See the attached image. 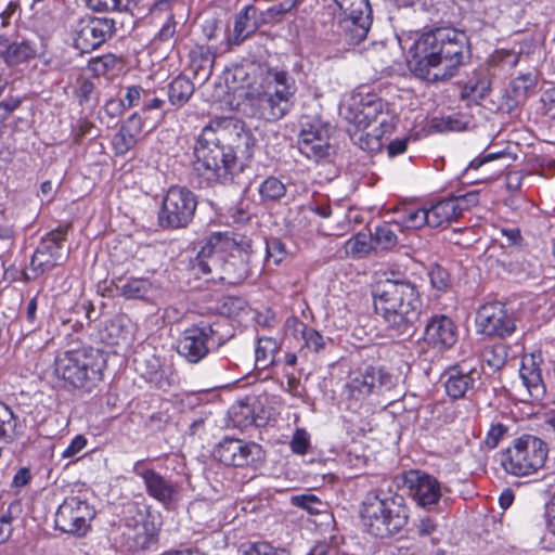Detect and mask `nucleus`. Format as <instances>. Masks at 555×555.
<instances>
[{
    "instance_id": "f257e3e1",
    "label": "nucleus",
    "mask_w": 555,
    "mask_h": 555,
    "mask_svg": "<svg viewBox=\"0 0 555 555\" xmlns=\"http://www.w3.org/2000/svg\"><path fill=\"white\" fill-rule=\"evenodd\" d=\"M466 47L465 33L454 28L423 33L409 47L408 67L416 77L429 82L449 79L463 63Z\"/></svg>"
},
{
    "instance_id": "f03ea898",
    "label": "nucleus",
    "mask_w": 555,
    "mask_h": 555,
    "mask_svg": "<svg viewBox=\"0 0 555 555\" xmlns=\"http://www.w3.org/2000/svg\"><path fill=\"white\" fill-rule=\"evenodd\" d=\"M374 308L387 328L398 337H412L423 314L416 286L408 280L386 279L373 288Z\"/></svg>"
},
{
    "instance_id": "7ed1b4c3",
    "label": "nucleus",
    "mask_w": 555,
    "mask_h": 555,
    "mask_svg": "<svg viewBox=\"0 0 555 555\" xmlns=\"http://www.w3.org/2000/svg\"><path fill=\"white\" fill-rule=\"evenodd\" d=\"M360 515L370 534L387 538L408 525L410 509L403 495L390 490L374 489L366 493Z\"/></svg>"
},
{
    "instance_id": "20e7f679",
    "label": "nucleus",
    "mask_w": 555,
    "mask_h": 555,
    "mask_svg": "<svg viewBox=\"0 0 555 555\" xmlns=\"http://www.w3.org/2000/svg\"><path fill=\"white\" fill-rule=\"evenodd\" d=\"M194 155V169L207 185L215 182L224 185L241 183L245 164L231 145L221 144L220 141H196Z\"/></svg>"
},
{
    "instance_id": "39448f33",
    "label": "nucleus",
    "mask_w": 555,
    "mask_h": 555,
    "mask_svg": "<svg viewBox=\"0 0 555 555\" xmlns=\"http://www.w3.org/2000/svg\"><path fill=\"white\" fill-rule=\"evenodd\" d=\"M261 88L262 91L250 99L255 116L263 120L256 124L259 127L284 117L293 106L296 91L294 80L279 70L268 72Z\"/></svg>"
},
{
    "instance_id": "423d86ee",
    "label": "nucleus",
    "mask_w": 555,
    "mask_h": 555,
    "mask_svg": "<svg viewBox=\"0 0 555 555\" xmlns=\"http://www.w3.org/2000/svg\"><path fill=\"white\" fill-rule=\"evenodd\" d=\"M340 113L346 120L358 128H367L376 124L372 133H366V139H382L390 134L395 127V117L389 113L388 105L373 93L354 92L343 101Z\"/></svg>"
},
{
    "instance_id": "0eeeda50",
    "label": "nucleus",
    "mask_w": 555,
    "mask_h": 555,
    "mask_svg": "<svg viewBox=\"0 0 555 555\" xmlns=\"http://www.w3.org/2000/svg\"><path fill=\"white\" fill-rule=\"evenodd\" d=\"M105 366V354L93 347L67 350L55 359V373L77 388L100 380Z\"/></svg>"
},
{
    "instance_id": "6e6552de",
    "label": "nucleus",
    "mask_w": 555,
    "mask_h": 555,
    "mask_svg": "<svg viewBox=\"0 0 555 555\" xmlns=\"http://www.w3.org/2000/svg\"><path fill=\"white\" fill-rule=\"evenodd\" d=\"M546 459V443L535 436L525 435L501 452L500 465L506 474L526 477L542 468Z\"/></svg>"
},
{
    "instance_id": "1a4fd4ad",
    "label": "nucleus",
    "mask_w": 555,
    "mask_h": 555,
    "mask_svg": "<svg viewBox=\"0 0 555 555\" xmlns=\"http://www.w3.org/2000/svg\"><path fill=\"white\" fill-rule=\"evenodd\" d=\"M229 327L227 319L218 320L214 323H204L193 325L184 330L177 340V352L190 363H198L209 352V343L217 347L223 346L233 337V333L224 328Z\"/></svg>"
},
{
    "instance_id": "9d476101",
    "label": "nucleus",
    "mask_w": 555,
    "mask_h": 555,
    "mask_svg": "<svg viewBox=\"0 0 555 555\" xmlns=\"http://www.w3.org/2000/svg\"><path fill=\"white\" fill-rule=\"evenodd\" d=\"M124 524L128 530L125 533L128 551L142 553L158 544L162 522L147 508H141L138 504L129 505Z\"/></svg>"
},
{
    "instance_id": "9b49d317",
    "label": "nucleus",
    "mask_w": 555,
    "mask_h": 555,
    "mask_svg": "<svg viewBox=\"0 0 555 555\" xmlns=\"http://www.w3.org/2000/svg\"><path fill=\"white\" fill-rule=\"evenodd\" d=\"M335 4L338 27L351 44L363 41L372 25L369 0H331Z\"/></svg>"
},
{
    "instance_id": "f8f14e48",
    "label": "nucleus",
    "mask_w": 555,
    "mask_h": 555,
    "mask_svg": "<svg viewBox=\"0 0 555 555\" xmlns=\"http://www.w3.org/2000/svg\"><path fill=\"white\" fill-rule=\"evenodd\" d=\"M396 385V378L383 366L365 365L359 367L346 384L349 399L364 401L370 396H383Z\"/></svg>"
},
{
    "instance_id": "ddd939ff",
    "label": "nucleus",
    "mask_w": 555,
    "mask_h": 555,
    "mask_svg": "<svg viewBox=\"0 0 555 555\" xmlns=\"http://www.w3.org/2000/svg\"><path fill=\"white\" fill-rule=\"evenodd\" d=\"M196 207L197 199L194 193L185 188H170L159 212L160 227L164 229L186 228L193 220Z\"/></svg>"
},
{
    "instance_id": "4468645a",
    "label": "nucleus",
    "mask_w": 555,
    "mask_h": 555,
    "mask_svg": "<svg viewBox=\"0 0 555 555\" xmlns=\"http://www.w3.org/2000/svg\"><path fill=\"white\" fill-rule=\"evenodd\" d=\"M212 454L219 462L234 467H257L266 457L260 444L228 437L215 447Z\"/></svg>"
},
{
    "instance_id": "2eb2a0df",
    "label": "nucleus",
    "mask_w": 555,
    "mask_h": 555,
    "mask_svg": "<svg viewBox=\"0 0 555 555\" xmlns=\"http://www.w3.org/2000/svg\"><path fill=\"white\" fill-rule=\"evenodd\" d=\"M95 511L86 500L70 496L63 501L55 513V527L62 532L77 537L85 535L89 522L94 518Z\"/></svg>"
},
{
    "instance_id": "dca6fc26",
    "label": "nucleus",
    "mask_w": 555,
    "mask_h": 555,
    "mask_svg": "<svg viewBox=\"0 0 555 555\" xmlns=\"http://www.w3.org/2000/svg\"><path fill=\"white\" fill-rule=\"evenodd\" d=\"M519 144L515 142L505 150L496 152L485 151L478 157L474 158L464 171V177L470 179L472 183L489 182L495 180L508 166L501 164L491 166L494 160H516L518 158Z\"/></svg>"
},
{
    "instance_id": "f3484780",
    "label": "nucleus",
    "mask_w": 555,
    "mask_h": 555,
    "mask_svg": "<svg viewBox=\"0 0 555 555\" xmlns=\"http://www.w3.org/2000/svg\"><path fill=\"white\" fill-rule=\"evenodd\" d=\"M478 331L489 337L504 338L516 330L515 319L502 302H488L481 306L476 315Z\"/></svg>"
},
{
    "instance_id": "a211bd4d",
    "label": "nucleus",
    "mask_w": 555,
    "mask_h": 555,
    "mask_svg": "<svg viewBox=\"0 0 555 555\" xmlns=\"http://www.w3.org/2000/svg\"><path fill=\"white\" fill-rule=\"evenodd\" d=\"M114 21L109 18L85 16L74 29L75 48L89 53L105 42L114 31Z\"/></svg>"
},
{
    "instance_id": "6ab92c4d",
    "label": "nucleus",
    "mask_w": 555,
    "mask_h": 555,
    "mask_svg": "<svg viewBox=\"0 0 555 555\" xmlns=\"http://www.w3.org/2000/svg\"><path fill=\"white\" fill-rule=\"evenodd\" d=\"M142 461L134 464L133 472L142 478L146 493L165 508H172L180 500V487L154 469H141Z\"/></svg>"
},
{
    "instance_id": "aec40b11",
    "label": "nucleus",
    "mask_w": 555,
    "mask_h": 555,
    "mask_svg": "<svg viewBox=\"0 0 555 555\" xmlns=\"http://www.w3.org/2000/svg\"><path fill=\"white\" fill-rule=\"evenodd\" d=\"M442 378L447 395L455 400L473 393L481 379V374L477 369L454 365L444 371Z\"/></svg>"
},
{
    "instance_id": "412c9836",
    "label": "nucleus",
    "mask_w": 555,
    "mask_h": 555,
    "mask_svg": "<svg viewBox=\"0 0 555 555\" xmlns=\"http://www.w3.org/2000/svg\"><path fill=\"white\" fill-rule=\"evenodd\" d=\"M408 483L411 498L423 508L430 509L442 496L440 482L428 474L411 472Z\"/></svg>"
},
{
    "instance_id": "4be33fe9",
    "label": "nucleus",
    "mask_w": 555,
    "mask_h": 555,
    "mask_svg": "<svg viewBox=\"0 0 555 555\" xmlns=\"http://www.w3.org/2000/svg\"><path fill=\"white\" fill-rule=\"evenodd\" d=\"M424 340L438 350L450 349L457 340L454 322L443 314L433 315L425 326Z\"/></svg>"
},
{
    "instance_id": "5701e85b",
    "label": "nucleus",
    "mask_w": 555,
    "mask_h": 555,
    "mask_svg": "<svg viewBox=\"0 0 555 555\" xmlns=\"http://www.w3.org/2000/svg\"><path fill=\"white\" fill-rule=\"evenodd\" d=\"M542 361L541 352L526 354L521 359L519 369L522 385L534 400L541 399L545 393L541 369Z\"/></svg>"
},
{
    "instance_id": "b1692460",
    "label": "nucleus",
    "mask_w": 555,
    "mask_h": 555,
    "mask_svg": "<svg viewBox=\"0 0 555 555\" xmlns=\"http://www.w3.org/2000/svg\"><path fill=\"white\" fill-rule=\"evenodd\" d=\"M537 77L530 73L514 78L506 91V102L504 106L508 113H512L517 106L522 104L534 93Z\"/></svg>"
},
{
    "instance_id": "393cba45",
    "label": "nucleus",
    "mask_w": 555,
    "mask_h": 555,
    "mask_svg": "<svg viewBox=\"0 0 555 555\" xmlns=\"http://www.w3.org/2000/svg\"><path fill=\"white\" fill-rule=\"evenodd\" d=\"M36 49L27 41L9 43L0 37V57L8 65L21 64L36 55Z\"/></svg>"
},
{
    "instance_id": "a878e982",
    "label": "nucleus",
    "mask_w": 555,
    "mask_h": 555,
    "mask_svg": "<svg viewBox=\"0 0 555 555\" xmlns=\"http://www.w3.org/2000/svg\"><path fill=\"white\" fill-rule=\"evenodd\" d=\"M25 425L18 415L0 402V440L10 443L24 434Z\"/></svg>"
},
{
    "instance_id": "bb28decb",
    "label": "nucleus",
    "mask_w": 555,
    "mask_h": 555,
    "mask_svg": "<svg viewBox=\"0 0 555 555\" xmlns=\"http://www.w3.org/2000/svg\"><path fill=\"white\" fill-rule=\"evenodd\" d=\"M457 209L459 205L454 203L452 197L433 204L428 208L429 227L438 228L456 221L461 217Z\"/></svg>"
},
{
    "instance_id": "cd10ccee",
    "label": "nucleus",
    "mask_w": 555,
    "mask_h": 555,
    "mask_svg": "<svg viewBox=\"0 0 555 555\" xmlns=\"http://www.w3.org/2000/svg\"><path fill=\"white\" fill-rule=\"evenodd\" d=\"M281 346L273 337H260L257 340L255 350V363L259 370L268 369L269 366L279 364L278 353Z\"/></svg>"
},
{
    "instance_id": "c85d7f7f",
    "label": "nucleus",
    "mask_w": 555,
    "mask_h": 555,
    "mask_svg": "<svg viewBox=\"0 0 555 555\" xmlns=\"http://www.w3.org/2000/svg\"><path fill=\"white\" fill-rule=\"evenodd\" d=\"M299 135L304 139H328L334 128L318 116H302L299 121Z\"/></svg>"
},
{
    "instance_id": "c756f323",
    "label": "nucleus",
    "mask_w": 555,
    "mask_h": 555,
    "mask_svg": "<svg viewBox=\"0 0 555 555\" xmlns=\"http://www.w3.org/2000/svg\"><path fill=\"white\" fill-rule=\"evenodd\" d=\"M293 147L315 163L330 160L335 153V147L328 141H296V145Z\"/></svg>"
},
{
    "instance_id": "7c9ffc66",
    "label": "nucleus",
    "mask_w": 555,
    "mask_h": 555,
    "mask_svg": "<svg viewBox=\"0 0 555 555\" xmlns=\"http://www.w3.org/2000/svg\"><path fill=\"white\" fill-rule=\"evenodd\" d=\"M117 289L127 299H147L155 291L153 282L143 278H131L117 285Z\"/></svg>"
},
{
    "instance_id": "2f4dec72",
    "label": "nucleus",
    "mask_w": 555,
    "mask_h": 555,
    "mask_svg": "<svg viewBox=\"0 0 555 555\" xmlns=\"http://www.w3.org/2000/svg\"><path fill=\"white\" fill-rule=\"evenodd\" d=\"M49 246L54 249L56 248L55 245L50 242H41L35 251L30 263L35 271L43 273L61 264L63 261L64 257L62 254H49Z\"/></svg>"
},
{
    "instance_id": "473e14b6",
    "label": "nucleus",
    "mask_w": 555,
    "mask_h": 555,
    "mask_svg": "<svg viewBox=\"0 0 555 555\" xmlns=\"http://www.w3.org/2000/svg\"><path fill=\"white\" fill-rule=\"evenodd\" d=\"M424 225L429 227L428 209L408 208L397 219L395 227L397 230H416Z\"/></svg>"
},
{
    "instance_id": "72a5a7b5",
    "label": "nucleus",
    "mask_w": 555,
    "mask_h": 555,
    "mask_svg": "<svg viewBox=\"0 0 555 555\" xmlns=\"http://www.w3.org/2000/svg\"><path fill=\"white\" fill-rule=\"evenodd\" d=\"M193 92V82L184 76H178L169 85V101L172 105L181 106L190 100Z\"/></svg>"
},
{
    "instance_id": "f704fd0d",
    "label": "nucleus",
    "mask_w": 555,
    "mask_h": 555,
    "mask_svg": "<svg viewBox=\"0 0 555 555\" xmlns=\"http://www.w3.org/2000/svg\"><path fill=\"white\" fill-rule=\"evenodd\" d=\"M242 135H245L247 139H256L257 135L263 137L264 133L260 131L259 125H256L254 119H249L248 122H245L240 119L229 117L223 138H241Z\"/></svg>"
},
{
    "instance_id": "c9c22d12",
    "label": "nucleus",
    "mask_w": 555,
    "mask_h": 555,
    "mask_svg": "<svg viewBox=\"0 0 555 555\" xmlns=\"http://www.w3.org/2000/svg\"><path fill=\"white\" fill-rule=\"evenodd\" d=\"M490 79L487 76L470 78L462 91V98L468 102L478 103L485 99L490 91Z\"/></svg>"
},
{
    "instance_id": "e433bc0d",
    "label": "nucleus",
    "mask_w": 555,
    "mask_h": 555,
    "mask_svg": "<svg viewBox=\"0 0 555 555\" xmlns=\"http://www.w3.org/2000/svg\"><path fill=\"white\" fill-rule=\"evenodd\" d=\"M411 531L420 539L429 538L433 545L441 541L442 533L439 525L429 516H424L416 520Z\"/></svg>"
},
{
    "instance_id": "4c0bfd02",
    "label": "nucleus",
    "mask_w": 555,
    "mask_h": 555,
    "mask_svg": "<svg viewBox=\"0 0 555 555\" xmlns=\"http://www.w3.org/2000/svg\"><path fill=\"white\" fill-rule=\"evenodd\" d=\"M482 360L494 371L502 369L508 357V347L503 343L486 346L481 352Z\"/></svg>"
},
{
    "instance_id": "58836bf2",
    "label": "nucleus",
    "mask_w": 555,
    "mask_h": 555,
    "mask_svg": "<svg viewBox=\"0 0 555 555\" xmlns=\"http://www.w3.org/2000/svg\"><path fill=\"white\" fill-rule=\"evenodd\" d=\"M251 7H245L235 17L233 37L230 43L241 44L253 31L254 27L250 23L249 12Z\"/></svg>"
},
{
    "instance_id": "ea45409f",
    "label": "nucleus",
    "mask_w": 555,
    "mask_h": 555,
    "mask_svg": "<svg viewBox=\"0 0 555 555\" xmlns=\"http://www.w3.org/2000/svg\"><path fill=\"white\" fill-rule=\"evenodd\" d=\"M89 9L96 12H132L135 0H86Z\"/></svg>"
},
{
    "instance_id": "a19ab883",
    "label": "nucleus",
    "mask_w": 555,
    "mask_h": 555,
    "mask_svg": "<svg viewBox=\"0 0 555 555\" xmlns=\"http://www.w3.org/2000/svg\"><path fill=\"white\" fill-rule=\"evenodd\" d=\"M258 191L263 202H275L285 196L286 185L276 177H268Z\"/></svg>"
},
{
    "instance_id": "79ce46f5",
    "label": "nucleus",
    "mask_w": 555,
    "mask_h": 555,
    "mask_svg": "<svg viewBox=\"0 0 555 555\" xmlns=\"http://www.w3.org/2000/svg\"><path fill=\"white\" fill-rule=\"evenodd\" d=\"M430 285L440 294H446L452 288V276L449 271L440 264H434L428 271Z\"/></svg>"
},
{
    "instance_id": "37998d69",
    "label": "nucleus",
    "mask_w": 555,
    "mask_h": 555,
    "mask_svg": "<svg viewBox=\"0 0 555 555\" xmlns=\"http://www.w3.org/2000/svg\"><path fill=\"white\" fill-rule=\"evenodd\" d=\"M395 219L375 228L374 238L382 249H391L398 243Z\"/></svg>"
},
{
    "instance_id": "c03bdc74",
    "label": "nucleus",
    "mask_w": 555,
    "mask_h": 555,
    "mask_svg": "<svg viewBox=\"0 0 555 555\" xmlns=\"http://www.w3.org/2000/svg\"><path fill=\"white\" fill-rule=\"evenodd\" d=\"M235 426L246 427L255 423L254 410L248 403L237 402L229 411Z\"/></svg>"
},
{
    "instance_id": "a18cd8bd",
    "label": "nucleus",
    "mask_w": 555,
    "mask_h": 555,
    "mask_svg": "<svg viewBox=\"0 0 555 555\" xmlns=\"http://www.w3.org/2000/svg\"><path fill=\"white\" fill-rule=\"evenodd\" d=\"M266 264L269 266L273 263L274 266L280 264L283 259L286 257V248L285 245L279 238H270L266 242Z\"/></svg>"
},
{
    "instance_id": "49530a36",
    "label": "nucleus",
    "mask_w": 555,
    "mask_h": 555,
    "mask_svg": "<svg viewBox=\"0 0 555 555\" xmlns=\"http://www.w3.org/2000/svg\"><path fill=\"white\" fill-rule=\"evenodd\" d=\"M242 555H289L285 548L275 547L269 542H256L248 544Z\"/></svg>"
},
{
    "instance_id": "de8ad7c7",
    "label": "nucleus",
    "mask_w": 555,
    "mask_h": 555,
    "mask_svg": "<svg viewBox=\"0 0 555 555\" xmlns=\"http://www.w3.org/2000/svg\"><path fill=\"white\" fill-rule=\"evenodd\" d=\"M20 502H13L9 505L7 512L0 517V544L5 543L12 535L13 532V511H20Z\"/></svg>"
},
{
    "instance_id": "09e8293b",
    "label": "nucleus",
    "mask_w": 555,
    "mask_h": 555,
    "mask_svg": "<svg viewBox=\"0 0 555 555\" xmlns=\"http://www.w3.org/2000/svg\"><path fill=\"white\" fill-rule=\"evenodd\" d=\"M292 503L295 506L307 509L310 514L321 513V508L323 506L321 500L312 494L295 495L292 498Z\"/></svg>"
},
{
    "instance_id": "8fccbe9b",
    "label": "nucleus",
    "mask_w": 555,
    "mask_h": 555,
    "mask_svg": "<svg viewBox=\"0 0 555 555\" xmlns=\"http://www.w3.org/2000/svg\"><path fill=\"white\" fill-rule=\"evenodd\" d=\"M371 249L370 242L365 234H357L346 242V251L351 255H364Z\"/></svg>"
},
{
    "instance_id": "3c124183",
    "label": "nucleus",
    "mask_w": 555,
    "mask_h": 555,
    "mask_svg": "<svg viewBox=\"0 0 555 555\" xmlns=\"http://www.w3.org/2000/svg\"><path fill=\"white\" fill-rule=\"evenodd\" d=\"M302 338L306 346L318 352L325 347V338L314 328L305 327L302 331Z\"/></svg>"
},
{
    "instance_id": "603ef678",
    "label": "nucleus",
    "mask_w": 555,
    "mask_h": 555,
    "mask_svg": "<svg viewBox=\"0 0 555 555\" xmlns=\"http://www.w3.org/2000/svg\"><path fill=\"white\" fill-rule=\"evenodd\" d=\"M309 448V434L305 429H297L291 440V449L294 453L304 455Z\"/></svg>"
},
{
    "instance_id": "864d4df0",
    "label": "nucleus",
    "mask_w": 555,
    "mask_h": 555,
    "mask_svg": "<svg viewBox=\"0 0 555 555\" xmlns=\"http://www.w3.org/2000/svg\"><path fill=\"white\" fill-rule=\"evenodd\" d=\"M455 204L459 205V214L462 217L463 212L465 210L470 209L472 207H475L479 203V192L478 191H472L464 195L459 196H452Z\"/></svg>"
},
{
    "instance_id": "5fc2aeb1",
    "label": "nucleus",
    "mask_w": 555,
    "mask_h": 555,
    "mask_svg": "<svg viewBox=\"0 0 555 555\" xmlns=\"http://www.w3.org/2000/svg\"><path fill=\"white\" fill-rule=\"evenodd\" d=\"M507 430L508 427L501 423L493 424L485 439L486 446L490 449L496 448L500 440L506 435Z\"/></svg>"
},
{
    "instance_id": "6e6d98bb",
    "label": "nucleus",
    "mask_w": 555,
    "mask_h": 555,
    "mask_svg": "<svg viewBox=\"0 0 555 555\" xmlns=\"http://www.w3.org/2000/svg\"><path fill=\"white\" fill-rule=\"evenodd\" d=\"M117 57L113 54L103 55L92 63L93 70L99 75H104L108 70L114 69L117 65Z\"/></svg>"
},
{
    "instance_id": "4d7b16f0",
    "label": "nucleus",
    "mask_w": 555,
    "mask_h": 555,
    "mask_svg": "<svg viewBox=\"0 0 555 555\" xmlns=\"http://www.w3.org/2000/svg\"><path fill=\"white\" fill-rule=\"evenodd\" d=\"M217 263H214L212 261H209L207 259H201V257H196L192 261V270L194 271L195 274H202V276L206 278L207 282L215 281L214 276L208 278V275L212 273V268Z\"/></svg>"
},
{
    "instance_id": "13d9d810",
    "label": "nucleus",
    "mask_w": 555,
    "mask_h": 555,
    "mask_svg": "<svg viewBox=\"0 0 555 555\" xmlns=\"http://www.w3.org/2000/svg\"><path fill=\"white\" fill-rule=\"evenodd\" d=\"M524 181V173L521 171H509L505 176V189L508 193H521V185Z\"/></svg>"
},
{
    "instance_id": "bf43d9fd",
    "label": "nucleus",
    "mask_w": 555,
    "mask_h": 555,
    "mask_svg": "<svg viewBox=\"0 0 555 555\" xmlns=\"http://www.w3.org/2000/svg\"><path fill=\"white\" fill-rule=\"evenodd\" d=\"M229 117L215 118L210 120V122L203 128V135H208L209 133L216 134L220 138L224 137V130H227Z\"/></svg>"
},
{
    "instance_id": "052dcab7",
    "label": "nucleus",
    "mask_w": 555,
    "mask_h": 555,
    "mask_svg": "<svg viewBox=\"0 0 555 555\" xmlns=\"http://www.w3.org/2000/svg\"><path fill=\"white\" fill-rule=\"evenodd\" d=\"M87 444V439L82 435L76 436L69 446L63 451V457L68 459L79 453Z\"/></svg>"
},
{
    "instance_id": "680f3d73",
    "label": "nucleus",
    "mask_w": 555,
    "mask_h": 555,
    "mask_svg": "<svg viewBox=\"0 0 555 555\" xmlns=\"http://www.w3.org/2000/svg\"><path fill=\"white\" fill-rule=\"evenodd\" d=\"M141 89L135 86L128 87L126 90V94L120 100V105L124 108H129L138 104L140 100Z\"/></svg>"
},
{
    "instance_id": "e2e57ef3",
    "label": "nucleus",
    "mask_w": 555,
    "mask_h": 555,
    "mask_svg": "<svg viewBox=\"0 0 555 555\" xmlns=\"http://www.w3.org/2000/svg\"><path fill=\"white\" fill-rule=\"evenodd\" d=\"M434 128H437L440 132H446L448 130L450 131H460L464 129L465 125L464 122L457 120V119H441L439 121H435L433 124Z\"/></svg>"
},
{
    "instance_id": "0e129e2a",
    "label": "nucleus",
    "mask_w": 555,
    "mask_h": 555,
    "mask_svg": "<svg viewBox=\"0 0 555 555\" xmlns=\"http://www.w3.org/2000/svg\"><path fill=\"white\" fill-rule=\"evenodd\" d=\"M95 127L87 120H79L75 127L76 137L90 135L91 139H95Z\"/></svg>"
},
{
    "instance_id": "69168bd1",
    "label": "nucleus",
    "mask_w": 555,
    "mask_h": 555,
    "mask_svg": "<svg viewBox=\"0 0 555 555\" xmlns=\"http://www.w3.org/2000/svg\"><path fill=\"white\" fill-rule=\"evenodd\" d=\"M542 101L544 103L545 113L550 117L555 118V87L544 93Z\"/></svg>"
},
{
    "instance_id": "338daca9",
    "label": "nucleus",
    "mask_w": 555,
    "mask_h": 555,
    "mask_svg": "<svg viewBox=\"0 0 555 555\" xmlns=\"http://www.w3.org/2000/svg\"><path fill=\"white\" fill-rule=\"evenodd\" d=\"M295 0H286L284 2L279 3L278 5L270 8L268 10V13L271 16H282L285 13L289 12L295 7Z\"/></svg>"
},
{
    "instance_id": "774afa93",
    "label": "nucleus",
    "mask_w": 555,
    "mask_h": 555,
    "mask_svg": "<svg viewBox=\"0 0 555 555\" xmlns=\"http://www.w3.org/2000/svg\"><path fill=\"white\" fill-rule=\"evenodd\" d=\"M176 33V22L172 17H169L158 31V38L162 41H167L172 38Z\"/></svg>"
}]
</instances>
